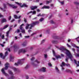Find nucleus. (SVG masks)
<instances>
[{
  "mask_svg": "<svg viewBox=\"0 0 79 79\" xmlns=\"http://www.w3.org/2000/svg\"><path fill=\"white\" fill-rule=\"evenodd\" d=\"M7 51H8L9 52H10V48H7L6 49Z\"/></svg>",
  "mask_w": 79,
  "mask_h": 79,
  "instance_id": "nucleus-35",
  "label": "nucleus"
},
{
  "mask_svg": "<svg viewBox=\"0 0 79 79\" xmlns=\"http://www.w3.org/2000/svg\"><path fill=\"white\" fill-rule=\"evenodd\" d=\"M6 22V20L5 19H3L2 20V23H5Z\"/></svg>",
  "mask_w": 79,
  "mask_h": 79,
  "instance_id": "nucleus-23",
  "label": "nucleus"
},
{
  "mask_svg": "<svg viewBox=\"0 0 79 79\" xmlns=\"http://www.w3.org/2000/svg\"><path fill=\"white\" fill-rule=\"evenodd\" d=\"M50 23H53L54 22H53V21L52 20H51L50 21Z\"/></svg>",
  "mask_w": 79,
  "mask_h": 79,
  "instance_id": "nucleus-50",
  "label": "nucleus"
},
{
  "mask_svg": "<svg viewBox=\"0 0 79 79\" xmlns=\"http://www.w3.org/2000/svg\"><path fill=\"white\" fill-rule=\"evenodd\" d=\"M43 4L42 3H40V5H42Z\"/></svg>",
  "mask_w": 79,
  "mask_h": 79,
  "instance_id": "nucleus-62",
  "label": "nucleus"
},
{
  "mask_svg": "<svg viewBox=\"0 0 79 79\" xmlns=\"http://www.w3.org/2000/svg\"><path fill=\"white\" fill-rule=\"evenodd\" d=\"M8 67H9V64L8 63H6L5 64V68L4 69H2V73L6 76H8V74L5 72V69H7Z\"/></svg>",
  "mask_w": 79,
  "mask_h": 79,
  "instance_id": "nucleus-4",
  "label": "nucleus"
},
{
  "mask_svg": "<svg viewBox=\"0 0 79 79\" xmlns=\"http://www.w3.org/2000/svg\"><path fill=\"white\" fill-rule=\"evenodd\" d=\"M76 71H77V72H79V69H78V70H77Z\"/></svg>",
  "mask_w": 79,
  "mask_h": 79,
  "instance_id": "nucleus-64",
  "label": "nucleus"
},
{
  "mask_svg": "<svg viewBox=\"0 0 79 79\" xmlns=\"http://www.w3.org/2000/svg\"><path fill=\"white\" fill-rule=\"evenodd\" d=\"M75 4H76V5H79V2H75Z\"/></svg>",
  "mask_w": 79,
  "mask_h": 79,
  "instance_id": "nucleus-41",
  "label": "nucleus"
},
{
  "mask_svg": "<svg viewBox=\"0 0 79 79\" xmlns=\"http://www.w3.org/2000/svg\"><path fill=\"white\" fill-rule=\"evenodd\" d=\"M44 8H45V9H49L50 8V6H44L42 8V9H44Z\"/></svg>",
  "mask_w": 79,
  "mask_h": 79,
  "instance_id": "nucleus-17",
  "label": "nucleus"
},
{
  "mask_svg": "<svg viewBox=\"0 0 79 79\" xmlns=\"http://www.w3.org/2000/svg\"><path fill=\"white\" fill-rule=\"evenodd\" d=\"M44 16V14L41 15L40 14H39L37 15V16Z\"/></svg>",
  "mask_w": 79,
  "mask_h": 79,
  "instance_id": "nucleus-32",
  "label": "nucleus"
},
{
  "mask_svg": "<svg viewBox=\"0 0 79 79\" xmlns=\"http://www.w3.org/2000/svg\"><path fill=\"white\" fill-rule=\"evenodd\" d=\"M39 23V22H33L31 24L27 23L26 27V29H27L29 28V29H31L32 27L33 26H34L36 25V24H38Z\"/></svg>",
  "mask_w": 79,
  "mask_h": 79,
  "instance_id": "nucleus-3",
  "label": "nucleus"
},
{
  "mask_svg": "<svg viewBox=\"0 0 79 79\" xmlns=\"http://www.w3.org/2000/svg\"><path fill=\"white\" fill-rule=\"evenodd\" d=\"M52 59L53 60H54V61H55V58H52Z\"/></svg>",
  "mask_w": 79,
  "mask_h": 79,
  "instance_id": "nucleus-60",
  "label": "nucleus"
},
{
  "mask_svg": "<svg viewBox=\"0 0 79 79\" xmlns=\"http://www.w3.org/2000/svg\"><path fill=\"white\" fill-rule=\"evenodd\" d=\"M8 27V25H6L4 26V27L3 28V29H6V28H7V27Z\"/></svg>",
  "mask_w": 79,
  "mask_h": 79,
  "instance_id": "nucleus-25",
  "label": "nucleus"
},
{
  "mask_svg": "<svg viewBox=\"0 0 79 79\" xmlns=\"http://www.w3.org/2000/svg\"><path fill=\"white\" fill-rule=\"evenodd\" d=\"M36 62L37 63H40V61L37 60H36Z\"/></svg>",
  "mask_w": 79,
  "mask_h": 79,
  "instance_id": "nucleus-40",
  "label": "nucleus"
},
{
  "mask_svg": "<svg viewBox=\"0 0 79 79\" xmlns=\"http://www.w3.org/2000/svg\"><path fill=\"white\" fill-rule=\"evenodd\" d=\"M11 18V16H10L8 18L9 20H10Z\"/></svg>",
  "mask_w": 79,
  "mask_h": 79,
  "instance_id": "nucleus-37",
  "label": "nucleus"
},
{
  "mask_svg": "<svg viewBox=\"0 0 79 79\" xmlns=\"http://www.w3.org/2000/svg\"><path fill=\"white\" fill-rule=\"evenodd\" d=\"M3 15H1V14L0 13V18H2V17H3Z\"/></svg>",
  "mask_w": 79,
  "mask_h": 79,
  "instance_id": "nucleus-49",
  "label": "nucleus"
},
{
  "mask_svg": "<svg viewBox=\"0 0 79 79\" xmlns=\"http://www.w3.org/2000/svg\"><path fill=\"white\" fill-rule=\"evenodd\" d=\"M14 48L15 52H17L18 51L19 53H21V52H22L23 53H25V52H27V50L26 49L24 50L23 49H19V47L16 46V45H14Z\"/></svg>",
  "mask_w": 79,
  "mask_h": 79,
  "instance_id": "nucleus-2",
  "label": "nucleus"
},
{
  "mask_svg": "<svg viewBox=\"0 0 79 79\" xmlns=\"http://www.w3.org/2000/svg\"><path fill=\"white\" fill-rule=\"evenodd\" d=\"M32 13V15H35V14H36V11H35V10H34L33 12H32V11H31L27 13V15H29V14H30V13Z\"/></svg>",
  "mask_w": 79,
  "mask_h": 79,
  "instance_id": "nucleus-16",
  "label": "nucleus"
},
{
  "mask_svg": "<svg viewBox=\"0 0 79 79\" xmlns=\"http://www.w3.org/2000/svg\"><path fill=\"white\" fill-rule=\"evenodd\" d=\"M7 5H8L10 7H12L13 8H17V6H15L13 5L10 4L8 3H7Z\"/></svg>",
  "mask_w": 79,
  "mask_h": 79,
  "instance_id": "nucleus-12",
  "label": "nucleus"
},
{
  "mask_svg": "<svg viewBox=\"0 0 79 79\" xmlns=\"http://www.w3.org/2000/svg\"><path fill=\"white\" fill-rule=\"evenodd\" d=\"M48 65H49V66H52V64H51V63H49Z\"/></svg>",
  "mask_w": 79,
  "mask_h": 79,
  "instance_id": "nucleus-48",
  "label": "nucleus"
},
{
  "mask_svg": "<svg viewBox=\"0 0 79 79\" xmlns=\"http://www.w3.org/2000/svg\"><path fill=\"white\" fill-rule=\"evenodd\" d=\"M25 38H29V36H25Z\"/></svg>",
  "mask_w": 79,
  "mask_h": 79,
  "instance_id": "nucleus-51",
  "label": "nucleus"
},
{
  "mask_svg": "<svg viewBox=\"0 0 79 79\" xmlns=\"http://www.w3.org/2000/svg\"><path fill=\"white\" fill-rule=\"evenodd\" d=\"M4 37L5 36H4V35H3L1 37L2 39H4Z\"/></svg>",
  "mask_w": 79,
  "mask_h": 79,
  "instance_id": "nucleus-38",
  "label": "nucleus"
},
{
  "mask_svg": "<svg viewBox=\"0 0 79 79\" xmlns=\"http://www.w3.org/2000/svg\"><path fill=\"white\" fill-rule=\"evenodd\" d=\"M26 79H29V77L27 76H26Z\"/></svg>",
  "mask_w": 79,
  "mask_h": 79,
  "instance_id": "nucleus-46",
  "label": "nucleus"
},
{
  "mask_svg": "<svg viewBox=\"0 0 79 79\" xmlns=\"http://www.w3.org/2000/svg\"><path fill=\"white\" fill-rule=\"evenodd\" d=\"M20 32V31L19 29H17V33H19V32Z\"/></svg>",
  "mask_w": 79,
  "mask_h": 79,
  "instance_id": "nucleus-36",
  "label": "nucleus"
},
{
  "mask_svg": "<svg viewBox=\"0 0 79 79\" xmlns=\"http://www.w3.org/2000/svg\"><path fill=\"white\" fill-rule=\"evenodd\" d=\"M9 32H10V31H8L6 33V37H8V34H9Z\"/></svg>",
  "mask_w": 79,
  "mask_h": 79,
  "instance_id": "nucleus-29",
  "label": "nucleus"
},
{
  "mask_svg": "<svg viewBox=\"0 0 79 79\" xmlns=\"http://www.w3.org/2000/svg\"><path fill=\"white\" fill-rule=\"evenodd\" d=\"M43 20H44V19H43V18H42L40 19V21L41 22H42V21Z\"/></svg>",
  "mask_w": 79,
  "mask_h": 79,
  "instance_id": "nucleus-33",
  "label": "nucleus"
},
{
  "mask_svg": "<svg viewBox=\"0 0 79 79\" xmlns=\"http://www.w3.org/2000/svg\"><path fill=\"white\" fill-rule=\"evenodd\" d=\"M72 51H73V52H74L75 55L76 56H77V57H79V53H78L77 52V53L78 54H76V52H75V49L72 48Z\"/></svg>",
  "mask_w": 79,
  "mask_h": 79,
  "instance_id": "nucleus-13",
  "label": "nucleus"
},
{
  "mask_svg": "<svg viewBox=\"0 0 79 79\" xmlns=\"http://www.w3.org/2000/svg\"><path fill=\"white\" fill-rule=\"evenodd\" d=\"M19 35H20V37H22V35H21V33H20V34H19Z\"/></svg>",
  "mask_w": 79,
  "mask_h": 79,
  "instance_id": "nucleus-59",
  "label": "nucleus"
},
{
  "mask_svg": "<svg viewBox=\"0 0 79 79\" xmlns=\"http://www.w3.org/2000/svg\"><path fill=\"white\" fill-rule=\"evenodd\" d=\"M37 11L38 12H39V11H40V10L39 9H37Z\"/></svg>",
  "mask_w": 79,
  "mask_h": 79,
  "instance_id": "nucleus-55",
  "label": "nucleus"
},
{
  "mask_svg": "<svg viewBox=\"0 0 79 79\" xmlns=\"http://www.w3.org/2000/svg\"><path fill=\"white\" fill-rule=\"evenodd\" d=\"M20 21H21V20H19L18 21V22H19H19H20Z\"/></svg>",
  "mask_w": 79,
  "mask_h": 79,
  "instance_id": "nucleus-63",
  "label": "nucleus"
},
{
  "mask_svg": "<svg viewBox=\"0 0 79 79\" xmlns=\"http://www.w3.org/2000/svg\"><path fill=\"white\" fill-rule=\"evenodd\" d=\"M15 21V19H13V20H11V23L13 22V21Z\"/></svg>",
  "mask_w": 79,
  "mask_h": 79,
  "instance_id": "nucleus-53",
  "label": "nucleus"
},
{
  "mask_svg": "<svg viewBox=\"0 0 79 79\" xmlns=\"http://www.w3.org/2000/svg\"><path fill=\"white\" fill-rule=\"evenodd\" d=\"M50 1H46V4H49V3H50Z\"/></svg>",
  "mask_w": 79,
  "mask_h": 79,
  "instance_id": "nucleus-27",
  "label": "nucleus"
},
{
  "mask_svg": "<svg viewBox=\"0 0 79 79\" xmlns=\"http://www.w3.org/2000/svg\"><path fill=\"white\" fill-rule=\"evenodd\" d=\"M28 68V65H27V66L25 67V69H27Z\"/></svg>",
  "mask_w": 79,
  "mask_h": 79,
  "instance_id": "nucleus-54",
  "label": "nucleus"
},
{
  "mask_svg": "<svg viewBox=\"0 0 79 79\" xmlns=\"http://www.w3.org/2000/svg\"><path fill=\"white\" fill-rule=\"evenodd\" d=\"M68 42H69L71 41V39H68Z\"/></svg>",
  "mask_w": 79,
  "mask_h": 79,
  "instance_id": "nucleus-47",
  "label": "nucleus"
},
{
  "mask_svg": "<svg viewBox=\"0 0 79 79\" xmlns=\"http://www.w3.org/2000/svg\"><path fill=\"white\" fill-rule=\"evenodd\" d=\"M34 60V57H32L31 59V61H33Z\"/></svg>",
  "mask_w": 79,
  "mask_h": 79,
  "instance_id": "nucleus-39",
  "label": "nucleus"
},
{
  "mask_svg": "<svg viewBox=\"0 0 79 79\" xmlns=\"http://www.w3.org/2000/svg\"><path fill=\"white\" fill-rule=\"evenodd\" d=\"M24 61V59H23L20 60H19L17 63H15V66H18L19 64H22L23 63V62Z\"/></svg>",
  "mask_w": 79,
  "mask_h": 79,
  "instance_id": "nucleus-5",
  "label": "nucleus"
},
{
  "mask_svg": "<svg viewBox=\"0 0 79 79\" xmlns=\"http://www.w3.org/2000/svg\"><path fill=\"white\" fill-rule=\"evenodd\" d=\"M17 39H18V37H17V36L15 37V40H16Z\"/></svg>",
  "mask_w": 79,
  "mask_h": 79,
  "instance_id": "nucleus-56",
  "label": "nucleus"
},
{
  "mask_svg": "<svg viewBox=\"0 0 79 79\" xmlns=\"http://www.w3.org/2000/svg\"><path fill=\"white\" fill-rule=\"evenodd\" d=\"M3 7L5 9H6V4H3Z\"/></svg>",
  "mask_w": 79,
  "mask_h": 79,
  "instance_id": "nucleus-26",
  "label": "nucleus"
},
{
  "mask_svg": "<svg viewBox=\"0 0 79 79\" xmlns=\"http://www.w3.org/2000/svg\"><path fill=\"white\" fill-rule=\"evenodd\" d=\"M0 45L2 46V47H4V45L2 44H1Z\"/></svg>",
  "mask_w": 79,
  "mask_h": 79,
  "instance_id": "nucleus-52",
  "label": "nucleus"
},
{
  "mask_svg": "<svg viewBox=\"0 0 79 79\" xmlns=\"http://www.w3.org/2000/svg\"><path fill=\"white\" fill-rule=\"evenodd\" d=\"M0 10H1L2 11H6V10L5 9H3V8H2L1 7L0 8Z\"/></svg>",
  "mask_w": 79,
  "mask_h": 79,
  "instance_id": "nucleus-28",
  "label": "nucleus"
},
{
  "mask_svg": "<svg viewBox=\"0 0 79 79\" xmlns=\"http://www.w3.org/2000/svg\"><path fill=\"white\" fill-rule=\"evenodd\" d=\"M47 55L46 54L44 55V58H47Z\"/></svg>",
  "mask_w": 79,
  "mask_h": 79,
  "instance_id": "nucleus-43",
  "label": "nucleus"
},
{
  "mask_svg": "<svg viewBox=\"0 0 79 79\" xmlns=\"http://www.w3.org/2000/svg\"><path fill=\"white\" fill-rule=\"evenodd\" d=\"M17 26V25L16 24H15L14 27H16Z\"/></svg>",
  "mask_w": 79,
  "mask_h": 79,
  "instance_id": "nucleus-61",
  "label": "nucleus"
},
{
  "mask_svg": "<svg viewBox=\"0 0 79 79\" xmlns=\"http://www.w3.org/2000/svg\"><path fill=\"white\" fill-rule=\"evenodd\" d=\"M79 39V36L78 37L76 38L75 39H76V40H77V39Z\"/></svg>",
  "mask_w": 79,
  "mask_h": 79,
  "instance_id": "nucleus-58",
  "label": "nucleus"
},
{
  "mask_svg": "<svg viewBox=\"0 0 79 79\" xmlns=\"http://www.w3.org/2000/svg\"><path fill=\"white\" fill-rule=\"evenodd\" d=\"M72 47H76V48H77V53H79V47L78 46H76V45H75L74 44H72Z\"/></svg>",
  "mask_w": 79,
  "mask_h": 79,
  "instance_id": "nucleus-11",
  "label": "nucleus"
},
{
  "mask_svg": "<svg viewBox=\"0 0 79 79\" xmlns=\"http://www.w3.org/2000/svg\"><path fill=\"white\" fill-rule=\"evenodd\" d=\"M52 52L54 55V56H55L56 58H60V56H55V51L54 50H52Z\"/></svg>",
  "mask_w": 79,
  "mask_h": 79,
  "instance_id": "nucleus-14",
  "label": "nucleus"
},
{
  "mask_svg": "<svg viewBox=\"0 0 79 79\" xmlns=\"http://www.w3.org/2000/svg\"><path fill=\"white\" fill-rule=\"evenodd\" d=\"M55 69L57 73H60L59 69H58V67H56Z\"/></svg>",
  "mask_w": 79,
  "mask_h": 79,
  "instance_id": "nucleus-21",
  "label": "nucleus"
},
{
  "mask_svg": "<svg viewBox=\"0 0 79 79\" xmlns=\"http://www.w3.org/2000/svg\"><path fill=\"white\" fill-rule=\"evenodd\" d=\"M65 65H66V66H69V64H65L64 62H62V64L60 65L61 67H62V70H64V68H63V66H64Z\"/></svg>",
  "mask_w": 79,
  "mask_h": 79,
  "instance_id": "nucleus-10",
  "label": "nucleus"
},
{
  "mask_svg": "<svg viewBox=\"0 0 79 79\" xmlns=\"http://www.w3.org/2000/svg\"><path fill=\"white\" fill-rule=\"evenodd\" d=\"M16 4H17V5H20L21 7L22 8H23V7H24V6H25V7H27V5L25 4H23V5H21L22 4L21 3H19L18 2H15Z\"/></svg>",
  "mask_w": 79,
  "mask_h": 79,
  "instance_id": "nucleus-7",
  "label": "nucleus"
},
{
  "mask_svg": "<svg viewBox=\"0 0 79 79\" xmlns=\"http://www.w3.org/2000/svg\"><path fill=\"white\" fill-rule=\"evenodd\" d=\"M45 40H43L41 42H42V43H44V42H45Z\"/></svg>",
  "mask_w": 79,
  "mask_h": 79,
  "instance_id": "nucleus-34",
  "label": "nucleus"
},
{
  "mask_svg": "<svg viewBox=\"0 0 79 79\" xmlns=\"http://www.w3.org/2000/svg\"><path fill=\"white\" fill-rule=\"evenodd\" d=\"M8 73H9L10 74V75L11 76L10 79H15V77H14L13 76H14V74H13V72H12L11 70H9Z\"/></svg>",
  "mask_w": 79,
  "mask_h": 79,
  "instance_id": "nucleus-8",
  "label": "nucleus"
},
{
  "mask_svg": "<svg viewBox=\"0 0 79 79\" xmlns=\"http://www.w3.org/2000/svg\"><path fill=\"white\" fill-rule=\"evenodd\" d=\"M37 8V6H32L31 7V10H32L36 9Z\"/></svg>",
  "mask_w": 79,
  "mask_h": 79,
  "instance_id": "nucleus-18",
  "label": "nucleus"
},
{
  "mask_svg": "<svg viewBox=\"0 0 79 79\" xmlns=\"http://www.w3.org/2000/svg\"><path fill=\"white\" fill-rule=\"evenodd\" d=\"M59 2L60 3L61 5H63V4H64V2H61L60 1H59Z\"/></svg>",
  "mask_w": 79,
  "mask_h": 79,
  "instance_id": "nucleus-30",
  "label": "nucleus"
},
{
  "mask_svg": "<svg viewBox=\"0 0 79 79\" xmlns=\"http://www.w3.org/2000/svg\"><path fill=\"white\" fill-rule=\"evenodd\" d=\"M60 50L62 52H63L66 54L67 56L66 57V58L65 59L66 61H68V60L69 58L72 61L73 60L74 61V63L77 65V67L79 66V61H78V63H77V62H76V60L73 59V55L71 54V52H69V51L66 49L64 47H61L60 48Z\"/></svg>",
  "mask_w": 79,
  "mask_h": 79,
  "instance_id": "nucleus-1",
  "label": "nucleus"
},
{
  "mask_svg": "<svg viewBox=\"0 0 79 79\" xmlns=\"http://www.w3.org/2000/svg\"><path fill=\"white\" fill-rule=\"evenodd\" d=\"M12 69L14 70V71H15V72H16L18 71V69H16L15 67H13Z\"/></svg>",
  "mask_w": 79,
  "mask_h": 79,
  "instance_id": "nucleus-22",
  "label": "nucleus"
},
{
  "mask_svg": "<svg viewBox=\"0 0 79 79\" xmlns=\"http://www.w3.org/2000/svg\"><path fill=\"white\" fill-rule=\"evenodd\" d=\"M14 56H12V55H10V61H13V60L14 59Z\"/></svg>",
  "mask_w": 79,
  "mask_h": 79,
  "instance_id": "nucleus-15",
  "label": "nucleus"
},
{
  "mask_svg": "<svg viewBox=\"0 0 79 79\" xmlns=\"http://www.w3.org/2000/svg\"><path fill=\"white\" fill-rule=\"evenodd\" d=\"M24 22H25V23H26V22H27V21L26 20V19H25V18L24 19Z\"/></svg>",
  "mask_w": 79,
  "mask_h": 79,
  "instance_id": "nucleus-44",
  "label": "nucleus"
},
{
  "mask_svg": "<svg viewBox=\"0 0 79 79\" xmlns=\"http://www.w3.org/2000/svg\"><path fill=\"white\" fill-rule=\"evenodd\" d=\"M24 24L23 23L22 25L20 26V29L22 33H24L25 32V30L23 29V26H24Z\"/></svg>",
  "mask_w": 79,
  "mask_h": 79,
  "instance_id": "nucleus-9",
  "label": "nucleus"
},
{
  "mask_svg": "<svg viewBox=\"0 0 79 79\" xmlns=\"http://www.w3.org/2000/svg\"><path fill=\"white\" fill-rule=\"evenodd\" d=\"M40 71H42V72H45V71H46V69L44 67H43L40 69Z\"/></svg>",
  "mask_w": 79,
  "mask_h": 79,
  "instance_id": "nucleus-19",
  "label": "nucleus"
},
{
  "mask_svg": "<svg viewBox=\"0 0 79 79\" xmlns=\"http://www.w3.org/2000/svg\"><path fill=\"white\" fill-rule=\"evenodd\" d=\"M14 17L15 18V19H18V18H21V16H19L18 17V16H17V15H14Z\"/></svg>",
  "mask_w": 79,
  "mask_h": 79,
  "instance_id": "nucleus-20",
  "label": "nucleus"
},
{
  "mask_svg": "<svg viewBox=\"0 0 79 79\" xmlns=\"http://www.w3.org/2000/svg\"><path fill=\"white\" fill-rule=\"evenodd\" d=\"M7 55H8V52L6 51L5 53V56H3V54L2 53H0V57L1 58H2V59H5V56H6Z\"/></svg>",
  "mask_w": 79,
  "mask_h": 79,
  "instance_id": "nucleus-6",
  "label": "nucleus"
},
{
  "mask_svg": "<svg viewBox=\"0 0 79 79\" xmlns=\"http://www.w3.org/2000/svg\"><path fill=\"white\" fill-rule=\"evenodd\" d=\"M51 6H53V4H51Z\"/></svg>",
  "mask_w": 79,
  "mask_h": 79,
  "instance_id": "nucleus-57",
  "label": "nucleus"
},
{
  "mask_svg": "<svg viewBox=\"0 0 79 79\" xmlns=\"http://www.w3.org/2000/svg\"><path fill=\"white\" fill-rule=\"evenodd\" d=\"M66 72H71V70H66Z\"/></svg>",
  "mask_w": 79,
  "mask_h": 79,
  "instance_id": "nucleus-42",
  "label": "nucleus"
},
{
  "mask_svg": "<svg viewBox=\"0 0 79 79\" xmlns=\"http://www.w3.org/2000/svg\"><path fill=\"white\" fill-rule=\"evenodd\" d=\"M52 42L53 44H57V43H58V41H57L53 40Z\"/></svg>",
  "mask_w": 79,
  "mask_h": 79,
  "instance_id": "nucleus-24",
  "label": "nucleus"
},
{
  "mask_svg": "<svg viewBox=\"0 0 79 79\" xmlns=\"http://www.w3.org/2000/svg\"><path fill=\"white\" fill-rule=\"evenodd\" d=\"M67 45L68 47H69V48H71V46H70V45H69V44H67Z\"/></svg>",
  "mask_w": 79,
  "mask_h": 79,
  "instance_id": "nucleus-31",
  "label": "nucleus"
},
{
  "mask_svg": "<svg viewBox=\"0 0 79 79\" xmlns=\"http://www.w3.org/2000/svg\"><path fill=\"white\" fill-rule=\"evenodd\" d=\"M61 56L62 57H64V55L61 54Z\"/></svg>",
  "mask_w": 79,
  "mask_h": 79,
  "instance_id": "nucleus-45",
  "label": "nucleus"
}]
</instances>
